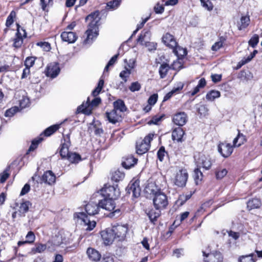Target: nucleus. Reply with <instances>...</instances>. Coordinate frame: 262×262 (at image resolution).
Returning <instances> with one entry per match:
<instances>
[{"label":"nucleus","instance_id":"1","mask_svg":"<svg viewBox=\"0 0 262 262\" xmlns=\"http://www.w3.org/2000/svg\"><path fill=\"white\" fill-rule=\"evenodd\" d=\"M147 195H152L153 205L156 210H162L166 209L169 204L168 196L161 189L158 188L154 183H148L144 190Z\"/></svg>","mask_w":262,"mask_h":262},{"label":"nucleus","instance_id":"2","mask_svg":"<svg viewBox=\"0 0 262 262\" xmlns=\"http://www.w3.org/2000/svg\"><path fill=\"white\" fill-rule=\"evenodd\" d=\"M100 19L99 10H96L92 12L85 17L86 21H90L89 24V28L85 32L87 37L85 42L86 43L92 41L94 38H96L99 35V26Z\"/></svg>","mask_w":262,"mask_h":262},{"label":"nucleus","instance_id":"3","mask_svg":"<svg viewBox=\"0 0 262 262\" xmlns=\"http://www.w3.org/2000/svg\"><path fill=\"white\" fill-rule=\"evenodd\" d=\"M162 41L166 47L172 49L173 53L179 58L187 55V50L178 45L176 38L170 33L167 32L164 34Z\"/></svg>","mask_w":262,"mask_h":262},{"label":"nucleus","instance_id":"4","mask_svg":"<svg viewBox=\"0 0 262 262\" xmlns=\"http://www.w3.org/2000/svg\"><path fill=\"white\" fill-rule=\"evenodd\" d=\"M114 199H108L104 198L103 200H100L99 202L100 207L111 211L108 216L111 218L116 219L119 217L122 212L119 208L115 209L116 203Z\"/></svg>","mask_w":262,"mask_h":262},{"label":"nucleus","instance_id":"5","mask_svg":"<svg viewBox=\"0 0 262 262\" xmlns=\"http://www.w3.org/2000/svg\"><path fill=\"white\" fill-rule=\"evenodd\" d=\"M155 136L154 133H149L143 139L140 138L136 141V152L138 155H142L148 151Z\"/></svg>","mask_w":262,"mask_h":262},{"label":"nucleus","instance_id":"6","mask_svg":"<svg viewBox=\"0 0 262 262\" xmlns=\"http://www.w3.org/2000/svg\"><path fill=\"white\" fill-rule=\"evenodd\" d=\"M100 193L104 198L117 199L120 195V191L117 184L111 185L107 183L100 190Z\"/></svg>","mask_w":262,"mask_h":262},{"label":"nucleus","instance_id":"7","mask_svg":"<svg viewBox=\"0 0 262 262\" xmlns=\"http://www.w3.org/2000/svg\"><path fill=\"white\" fill-rule=\"evenodd\" d=\"M95 97L91 102H90V98H88L85 104H82L78 106L77 111L86 115L92 114L93 107L98 106L101 103V99L100 97Z\"/></svg>","mask_w":262,"mask_h":262},{"label":"nucleus","instance_id":"8","mask_svg":"<svg viewBox=\"0 0 262 262\" xmlns=\"http://www.w3.org/2000/svg\"><path fill=\"white\" fill-rule=\"evenodd\" d=\"M71 145L70 140V134L67 135L62 134V138L61 140V144L58 148V151L61 157V159L65 160L69 154V147Z\"/></svg>","mask_w":262,"mask_h":262},{"label":"nucleus","instance_id":"9","mask_svg":"<svg viewBox=\"0 0 262 262\" xmlns=\"http://www.w3.org/2000/svg\"><path fill=\"white\" fill-rule=\"evenodd\" d=\"M196 157L195 160L196 166L203 168L206 170L211 168L214 161L209 156L199 153Z\"/></svg>","mask_w":262,"mask_h":262},{"label":"nucleus","instance_id":"10","mask_svg":"<svg viewBox=\"0 0 262 262\" xmlns=\"http://www.w3.org/2000/svg\"><path fill=\"white\" fill-rule=\"evenodd\" d=\"M188 178V173L186 169L182 168L177 172L173 179V183L178 187H184Z\"/></svg>","mask_w":262,"mask_h":262},{"label":"nucleus","instance_id":"11","mask_svg":"<svg viewBox=\"0 0 262 262\" xmlns=\"http://www.w3.org/2000/svg\"><path fill=\"white\" fill-rule=\"evenodd\" d=\"M111 228L116 241L120 242L125 239L128 231L127 226L117 224L113 226Z\"/></svg>","mask_w":262,"mask_h":262},{"label":"nucleus","instance_id":"12","mask_svg":"<svg viewBox=\"0 0 262 262\" xmlns=\"http://www.w3.org/2000/svg\"><path fill=\"white\" fill-rule=\"evenodd\" d=\"M234 147H235L233 144L232 145L230 143L224 141L219 143L217 150L222 157L227 158L231 156L233 152Z\"/></svg>","mask_w":262,"mask_h":262},{"label":"nucleus","instance_id":"13","mask_svg":"<svg viewBox=\"0 0 262 262\" xmlns=\"http://www.w3.org/2000/svg\"><path fill=\"white\" fill-rule=\"evenodd\" d=\"M103 244L105 246H110L116 240L111 228H107L100 232Z\"/></svg>","mask_w":262,"mask_h":262},{"label":"nucleus","instance_id":"14","mask_svg":"<svg viewBox=\"0 0 262 262\" xmlns=\"http://www.w3.org/2000/svg\"><path fill=\"white\" fill-rule=\"evenodd\" d=\"M127 193H132L133 197L138 198L141 194V188L140 187V180L137 179L134 181H132L126 188Z\"/></svg>","mask_w":262,"mask_h":262},{"label":"nucleus","instance_id":"15","mask_svg":"<svg viewBox=\"0 0 262 262\" xmlns=\"http://www.w3.org/2000/svg\"><path fill=\"white\" fill-rule=\"evenodd\" d=\"M203 255L204 262H222L223 260V255L219 251H215L207 254L203 251Z\"/></svg>","mask_w":262,"mask_h":262},{"label":"nucleus","instance_id":"16","mask_svg":"<svg viewBox=\"0 0 262 262\" xmlns=\"http://www.w3.org/2000/svg\"><path fill=\"white\" fill-rule=\"evenodd\" d=\"M188 121V116L184 112H179L173 115L172 117L173 122L179 126H183Z\"/></svg>","mask_w":262,"mask_h":262},{"label":"nucleus","instance_id":"17","mask_svg":"<svg viewBox=\"0 0 262 262\" xmlns=\"http://www.w3.org/2000/svg\"><path fill=\"white\" fill-rule=\"evenodd\" d=\"M56 177L54 172L50 170L43 172L40 178V183H44L49 185H52L56 182Z\"/></svg>","mask_w":262,"mask_h":262},{"label":"nucleus","instance_id":"18","mask_svg":"<svg viewBox=\"0 0 262 262\" xmlns=\"http://www.w3.org/2000/svg\"><path fill=\"white\" fill-rule=\"evenodd\" d=\"M138 159L133 155H128L122 158L121 165L126 169H129L137 164Z\"/></svg>","mask_w":262,"mask_h":262},{"label":"nucleus","instance_id":"19","mask_svg":"<svg viewBox=\"0 0 262 262\" xmlns=\"http://www.w3.org/2000/svg\"><path fill=\"white\" fill-rule=\"evenodd\" d=\"M60 69L58 63L53 62L50 63L46 68V75L52 78L56 77L59 73Z\"/></svg>","mask_w":262,"mask_h":262},{"label":"nucleus","instance_id":"20","mask_svg":"<svg viewBox=\"0 0 262 262\" xmlns=\"http://www.w3.org/2000/svg\"><path fill=\"white\" fill-rule=\"evenodd\" d=\"M61 40L68 43H73L78 39V35L75 32L64 31L60 34Z\"/></svg>","mask_w":262,"mask_h":262},{"label":"nucleus","instance_id":"21","mask_svg":"<svg viewBox=\"0 0 262 262\" xmlns=\"http://www.w3.org/2000/svg\"><path fill=\"white\" fill-rule=\"evenodd\" d=\"M21 31L24 33L22 35L21 33L16 32L15 37L13 39L12 47L16 49L21 48L23 43V39L27 37V32L24 28H21Z\"/></svg>","mask_w":262,"mask_h":262},{"label":"nucleus","instance_id":"22","mask_svg":"<svg viewBox=\"0 0 262 262\" xmlns=\"http://www.w3.org/2000/svg\"><path fill=\"white\" fill-rule=\"evenodd\" d=\"M86 254L89 259L93 262H98L101 258V254L100 253L92 247H89L86 250Z\"/></svg>","mask_w":262,"mask_h":262},{"label":"nucleus","instance_id":"23","mask_svg":"<svg viewBox=\"0 0 262 262\" xmlns=\"http://www.w3.org/2000/svg\"><path fill=\"white\" fill-rule=\"evenodd\" d=\"M77 217L81 219L84 224L88 226L86 229V230L91 231L96 227V222L94 221H91L85 213L79 212L77 214Z\"/></svg>","mask_w":262,"mask_h":262},{"label":"nucleus","instance_id":"24","mask_svg":"<svg viewBox=\"0 0 262 262\" xmlns=\"http://www.w3.org/2000/svg\"><path fill=\"white\" fill-rule=\"evenodd\" d=\"M100 206L98 204L90 202L85 206V210L88 215H94L99 211Z\"/></svg>","mask_w":262,"mask_h":262},{"label":"nucleus","instance_id":"25","mask_svg":"<svg viewBox=\"0 0 262 262\" xmlns=\"http://www.w3.org/2000/svg\"><path fill=\"white\" fill-rule=\"evenodd\" d=\"M105 116L110 123L116 124L119 122L121 118V115L118 113V112L113 109L110 112H106Z\"/></svg>","mask_w":262,"mask_h":262},{"label":"nucleus","instance_id":"26","mask_svg":"<svg viewBox=\"0 0 262 262\" xmlns=\"http://www.w3.org/2000/svg\"><path fill=\"white\" fill-rule=\"evenodd\" d=\"M185 135V131L184 129L179 126L174 128L172 131V139L173 141L176 140L177 142H183L184 140L183 139V136Z\"/></svg>","mask_w":262,"mask_h":262},{"label":"nucleus","instance_id":"27","mask_svg":"<svg viewBox=\"0 0 262 262\" xmlns=\"http://www.w3.org/2000/svg\"><path fill=\"white\" fill-rule=\"evenodd\" d=\"M110 177L112 182L118 183L124 179L125 173L123 171L117 169L110 172Z\"/></svg>","mask_w":262,"mask_h":262},{"label":"nucleus","instance_id":"28","mask_svg":"<svg viewBox=\"0 0 262 262\" xmlns=\"http://www.w3.org/2000/svg\"><path fill=\"white\" fill-rule=\"evenodd\" d=\"M147 215L148 216L151 223L155 225L158 220V219L161 215V210H156V209H151L148 211Z\"/></svg>","mask_w":262,"mask_h":262},{"label":"nucleus","instance_id":"29","mask_svg":"<svg viewBox=\"0 0 262 262\" xmlns=\"http://www.w3.org/2000/svg\"><path fill=\"white\" fill-rule=\"evenodd\" d=\"M238 132L237 136L233 141V146L235 147H239L247 141L246 136L241 133L239 129H238Z\"/></svg>","mask_w":262,"mask_h":262},{"label":"nucleus","instance_id":"30","mask_svg":"<svg viewBox=\"0 0 262 262\" xmlns=\"http://www.w3.org/2000/svg\"><path fill=\"white\" fill-rule=\"evenodd\" d=\"M261 205V201L258 198L250 199L247 203V208L248 210L260 208Z\"/></svg>","mask_w":262,"mask_h":262},{"label":"nucleus","instance_id":"31","mask_svg":"<svg viewBox=\"0 0 262 262\" xmlns=\"http://www.w3.org/2000/svg\"><path fill=\"white\" fill-rule=\"evenodd\" d=\"M113 106L115 110L120 112H124L127 110L125 103L122 99H118L113 102Z\"/></svg>","mask_w":262,"mask_h":262},{"label":"nucleus","instance_id":"32","mask_svg":"<svg viewBox=\"0 0 262 262\" xmlns=\"http://www.w3.org/2000/svg\"><path fill=\"white\" fill-rule=\"evenodd\" d=\"M170 69H171V67L169 64L166 62L161 63L159 69V73L160 78L163 79L166 77Z\"/></svg>","mask_w":262,"mask_h":262},{"label":"nucleus","instance_id":"33","mask_svg":"<svg viewBox=\"0 0 262 262\" xmlns=\"http://www.w3.org/2000/svg\"><path fill=\"white\" fill-rule=\"evenodd\" d=\"M165 115H156L153 116H151L147 121V124L149 125H159L163 119L164 118Z\"/></svg>","mask_w":262,"mask_h":262},{"label":"nucleus","instance_id":"34","mask_svg":"<svg viewBox=\"0 0 262 262\" xmlns=\"http://www.w3.org/2000/svg\"><path fill=\"white\" fill-rule=\"evenodd\" d=\"M250 23L249 16H242L240 19V21L237 24L238 29L242 30L247 28Z\"/></svg>","mask_w":262,"mask_h":262},{"label":"nucleus","instance_id":"35","mask_svg":"<svg viewBox=\"0 0 262 262\" xmlns=\"http://www.w3.org/2000/svg\"><path fill=\"white\" fill-rule=\"evenodd\" d=\"M61 124H56L47 128L41 134L46 137H49L55 133L60 127Z\"/></svg>","mask_w":262,"mask_h":262},{"label":"nucleus","instance_id":"36","mask_svg":"<svg viewBox=\"0 0 262 262\" xmlns=\"http://www.w3.org/2000/svg\"><path fill=\"white\" fill-rule=\"evenodd\" d=\"M41 136L42 134H40L39 137H37L32 141L31 144L26 152L27 154H29L31 151H34L37 148L39 144L43 140Z\"/></svg>","mask_w":262,"mask_h":262},{"label":"nucleus","instance_id":"37","mask_svg":"<svg viewBox=\"0 0 262 262\" xmlns=\"http://www.w3.org/2000/svg\"><path fill=\"white\" fill-rule=\"evenodd\" d=\"M256 256L254 253L241 255L238 257V262H256Z\"/></svg>","mask_w":262,"mask_h":262},{"label":"nucleus","instance_id":"38","mask_svg":"<svg viewBox=\"0 0 262 262\" xmlns=\"http://www.w3.org/2000/svg\"><path fill=\"white\" fill-rule=\"evenodd\" d=\"M71 163L77 164L82 160L81 156L76 152H71L66 159Z\"/></svg>","mask_w":262,"mask_h":262},{"label":"nucleus","instance_id":"39","mask_svg":"<svg viewBox=\"0 0 262 262\" xmlns=\"http://www.w3.org/2000/svg\"><path fill=\"white\" fill-rule=\"evenodd\" d=\"M53 5V0H40L39 5L43 11L48 12Z\"/></svg>","mask_w":262,"mask_h":262},{"label":"nucleus","instance_id":"40","mask_svg":"<svg viewBox=\"0 0 262 262\" xmlns=\"http://www.w3.org/2000/svg\"><path fill=\"white\" fill-rule=\"evenodd\" d=\"M16 19V12L15 11L12 10L10 12L6 19L5 25L7 28H10L11 26L14 23Z\"/></svg>","mask_w":262,"mask_h":262},{"label":"nucleus","instance_id":"41","mask_svg":"<svg viewBox=\"0 0 262 262\" xmlns=\"http://www.w3.org/2000/svg\"><path fill=\"white\" fill-rule=\"evenodd\" d=\"M221 96V93L220 91L217 90H212L209 91L206 95V98L207 100L212 101L215 99L218 98Z\"/></svg>","mask_w":262,"mask_h":262},{"label":"nucleus","instance_id":"42","mask_svg":"<svg viewBox=\"0 0 262 262\" xmlns=\"http://www.w3.org/2000/svg\"><path fill=\"white\" fill-rule=\"evenodd\" d=\"M195 190H191L190 192L185 194H181L179 196L178 201L180 202V204L183 205L187 201L189 200L192 195L195 193Z\"/></svg>","mask_w":262,"mask_h":262},{"label":"nucleus","instance_id":"43","mask_svg":"<svg viewBox=\"0 0 262 262\" xmlns=\"http://www.w3.org/2000/svg\"><path fill=\"white\" fill-rule=\"evenodd\" d=\"M32 205L31 203L29 201H24L20 203L19 211L20 213L25 214L29 210L30 207Z\"/></svg>","mask_w":262,"mask_h":262},{"label":"nucleus","instance_id":"44","mask_svg":"<svg viewBox=\"0 0 262 262\" xmlns=\"http://www.w3.org/2000/svg\"><path fill=\"white\" fill-rule=\"evenodd\" d=\"M228 173V170L226 168L218 167L215 170V176L217 180H221Z\"/></svg>","mask_w":262,"mask_h":262},{"label":"nucleus","instance_id":"45","mask_svg":"<svg viewBox=\"0 0 262 262\" xmlns=\"http://www.w3.org/2000/svg\"><path fill=\"white\" fill-rule=\"evenodd\" d=\"M157 158L160 162H163L165 156L169 157L168 152L165 150L164 146H161L157 153Z\"/></svg>","mask_w":262,"mask_h":262},{"label":"nucleus","instance_id":"46","mask_svg":"<svg viewBox=\"0 0 262 262\" xmlns=\"http://www.w3.org/2000/svg\"><path fill=\"white\" fill-rule=\"evenodd\" d=\"M220 40L215 42L211 47V50L213 51H217L223 47V43L226 41V38L224 36H220Z\"/></svg>","mask_w":262,"mask_h":262},{"label":"nucleus","instance_id":"47","mask_svg":"<svg viewBox=\"0 0 262 262\" xmlns=\"http://www.w3.org/2000/svg\"><path fill=\"white\" fill-rule=\"evenodd\" d=\"M184 56L183 57L179 58L178 57V59L174 61L172 63L170 66L171 67V69H172L174 71H179L180 70L183 68V63L180 61V59H182Z\"/></svg>","mask_w":262,"mask_h":262},{"label":"nucleus","instance_id":"48","mask_svg":"<svg viewBox=\"0 0 262 262\" xmlns=\"http://www.w3.org/2000/svg\"><path fill=\"white\" fill-rule=\"evenodd\" d=\"M104 80L103 79H100L97 86L92 91V95L94 97H97L101 91L103 85H104Z\"/></svg>","mask_w":262,"mask_h":262},{"label":"nucleus","instance_id":"49","mask_svg":"<svg viewBox=\"0 0 262 262\" xmlns=\"http://www.w3.org/2000/svg\"><path fill=\"white\" fill-rule=\"evenodd\" d=\"M47 249L46 244L41 243H36L35 247L33 248L32 251L34 253H42L44 252Z\"/></svg>","mask_w":262,"mask_h":262},{"label":"nucleus","instance_id":"50","mask_svg":"<svg viewBox=\"0 0 262 262\" xmlns=\"http://www.w3.org/2000/svg\"><path fill=\"white\" fill-rule=\"evenodd\" d=\"M211 0H200L201 6L209 11H211L214 8Z\"/></svg>","mask_w":262,"mask_h":262},{"label":"nucleus","instance_id":"51","mask_svg":"<svg viewBox=\"0 0 262 262\" xmlns=\"http://www.w3.org/2000/svg\"><path fill=\"white\" fill-rule=\"evenodd\" d=\"M122 0H113L108 2L106 4L108 9L114 10L117 9L121 2Z\"/></svg>","mask_w":262,"mask_h":262},{"label":"nucleus","instance_id":"52","mask_svg":"<svg viewBox=\"0 0 262 262\" xmlns=\"http://www.w3.org/2000/svg\"><path fill=\"white\" fill-rule=\"evenodd\" d=\"M130 74L131 70L125 67V69L120 73L119 76L123 80L124 82H126Z\"/></svg>","mask_w":262,"mask_h":262},{"label":"nucleus","instance_id":"53","mask_svg":"<svg viewBox=\"0 0 262 262\" xmlns=\"http://www.w3.org/2000/svg\"><path fill=\"white\" fill-rule=\"evenodd\" d=\"M36 59L37 57L35 56H28L26 57L24 61L25 66L31 68L34 65Z\"/></svg>","mask_w":262,"mask_h":262},{"label":"nucleus","instance_id":"54","mask_svg":"<svg viewBox=\"0 0 262 262\" xmlns=\"http://www.w3.org/2000/svg\"><path fill=\"white\" fill-rule=\"evenodd\" d=\"M36 45L41 48L46 52H49L51 50V44L49 42L39 41L36 43Z\"/></svg>","mask_w":262,"mask_h":262},{"label":"nucleus","instance_id":"55","mask_svg":"<svg viewBox=\"0 0 262 262\" xmlns=\"http://www.w3.org/2000/svg\"><path fill=\"white\" fill-rule=\"evenodd\" d=\"M35 240V235L34 233L32 231H29L26 236L25 241L27 244L32 245L34 243Z\"/></svg>","mask_w":262,"mask_h":262},{"label":"nucleus","instance_id":"56","mask_svg":"<svg viewBox=\"0 0 262 262\" xmlns=\"http://www.w3.org/2000/svg\"><path fill=\"white\" fill-rule=\"evenodd\" d=\"M194 179L195 181L200 180L201 181L203 178V172L201 171V167L196 166L194 169Z\"/></svg>","mask_w":262,"mask_h":262},{"label":"nucleus","instance_id":"57","mask_svg":"<svg viewBox=\"0 0 262 262\" xmlns=\"http://www.w3.org/2000/svg\"><path fill=\"white\" fill-rule=\"evenodd\" d=\"M259 42V36L257 34H254L248 41V44L252 48H255Z\"/></svg>","mask_w":262,"mask_h":262},{"label":"nucleus","instance_id":"58","mask_svg":"<svg viewBox=\"0 0 262 262\" xmlns=\"http://www.w3.org/2000/svg\"><path fill=\"white\" fill-rule=\"evenodd\" d=\"M115 256L111 253H106L103 254L101 262H114Z\"/></svg>","mask_w":262,"mask_h":262},{"label":"nucleus","instance_id":"59","mask_svg":"<svg viewBox=\"0 0 262 262\" xmlns=\"http://www.w3.org/2000/svg\"><path fill=\"white\" fill-rule=\"evenodd\" d=\"M141 84L138 81L132 82L130 85L129 86V90L132 92L138 91L141 89Z\"/></svg>","mask_w":262,"mask_h":262},{"label":"nucleus","instance_id":"60","mask_svg":"<svg viewBox=\"0 0 262 262\" xmlns=\"http://www.w3.org/2000/svg\"><path fill=\"white\" fill-rule=\"evenodd\" d=\"M158 98V95L157 93H155L151 95L148 99V103L150 105H154L157 102Z\"/></svg>","mask_w":262,"mask_h":262},{"label":"nucleus","instance_id":"61","mask_svg":"<svg viewBox=\"0 0 262 262\" xmlns=\"http://www.w3.org/2000/svg\"><path fill=\"white\" fill-rule=\"evenodd\" d=\"M208 110L207 106L204 105H201L198 108V112L201 116H205L208 113Z\"/></svg>","mask_w":262,"mask_h":262},{"label":"nucleus","instance_id":"62","mask_svg":"<svg viewBox=\"0 0 262 262\" xmlns=\"http://www.w3.org/2000/svg\"><path fill=\"white\" fill-rule=\"evenodd\" d=\"M237 78L242 81L248 80V77L246 71L245 70L241 71L238 74Z\"/></svg>","mask_w":262,"mask_h":262},{"label":"nucleus","instance_id":"63","mask_svg":"<svg viewBox=\"0 0 262 262\" xmlns=\"http://www.w3.org/2000/svg\"><path fill=\"white\" fill-rule=\"evenodd\" d=\"M154 11L157 14H161L164 11V7L162 5L158 3L154 7Z\"/></svg>","mask_w":262,"mask_h":262},{"label":"nucleus","instance_id":"64","mask_svg":"<svg viewBox=\"0 0 262 262\" xmlns=\"http://www.w3.org/2000/svg\"><path fill=\"white\" fill-rule=\"evenodd\" d=\"M17 112L16 108L11 107L6 110L5 113V116L7 117H11L13 116Z\"/></svg>","mask_w":262,"mask_h":262}]
</instances>
